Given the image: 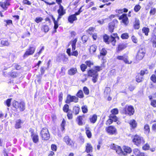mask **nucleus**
I'll list each match as a JSON object with an SVG mask.
<instances>
[{
  "label": "nucleus",
  "mask_w": 156,
  "mask_h": 156,
  "mask_svg": "<svg viewBox=\"0 0 156 156\" xmlns=\"http://www.w3.org/2000/svg\"><path fill=\"white\" fill-rule=\"evenodd\" d=\"M82 112L83 113H85L87 112L88 109L86 106H83L82 107Z\"/></svg>",
  "instance_id": "8fccbe9b"
},
{
  "label": "nucleus",
  "mask_w": 156,
  "mask_h": 156,
  "mask_svg": "<svg viewBox=\"0 0 156 156\" xmlns=\"http://www.w3.org/2000/svg\"><path fill=\"white\" fill-rule=\"evenodd\" d=\"M115 23L113 22H111L109 24V30L111 32H112L114 29Z\"/></svg>",
  "instance_id": "7c9ffc66"
},
{
  "label": "nucleus",
  "mask_w": 156,
  "mask_h": 156,
  "mask_svg": "<svg viewBox=\"0 0 156 156\" xmlns=\"http://www.w3.org/2000/svg\"><path fill=\"white\" fill-rule=\"evenodd\" d=\"M97 116L96 115H93L92 116H90L89 118V120L92 123H94L97 120Z\"/></svg>",
  "instance_id": "4be33fe9"
},
{
  "label": "nucleus",
  "mask_w": 156,
  "mask_h": 156,
  "mask_svg": "<svg viewBox=\"0 0 156 156\" xmlns=\"http://www.w3.org/2000/svg\"><path fill=\"white\" fill-rule=\"evenodd\" d=\"M23 123V121L20 119H17L15 121V127L16 129L20 128L22 127V125Z\"/></svg>",
  "instance_id": "2eb2a0df"
},
{
  "label": "nucleus",
  "mask_w": 156,
  "mask_h": 156,
  "mask_svg": "<svg viewBox=\"0 0 156 156\" xmlns=\"http://www.w3.org/2000/svg\"><path fill=\"white\" fill-rule=\"evenodd\" d=\"M36 48L34 47L30 46L29 48L26 50L23 57L24 58H27L29 56L32 55L34 52Z\"/></svg>",
  "instance_id": "423d86ee"
},
{
  "label": "nucleus",
  "mask_w": 156,
  "mask_h": 156,
  "mask_svg": "<svg viewBox=\"0 0 156 156\" xmlns=\"http://www.w3.org/2000/svg\"><path fill=\"white\" fill-rule=\"evenodd\" d=\"M152 98H150V101H151V106L154 107H156V100H152Z\"/></svg>",
  "instance_id": "a19ab883"
},
{
  "label": "nucleus",
  "mask_w": 156,
  "mask_h": 156,
  "mask_svg": "<svg viewBox=\"0 0 156 156\" xmlns=\"http://www.w3.org/2000/svg\"><path fill=\"white\" fill-rule=\"evenodd\" d=\"M126 45L123 44H119L118 47V51H120L125 48Z\"/></svg>",
  "instance_id": "72a5a7b5"
},
{
  "label": "nucleus",
  "mask_w": 156,
  "mask_h": 156,
  "mask_svg": "<svg viewBox=\"0 0 156 156\" xmlns=\"http://www.w3.org/2000/svg\"><path fill=\"white\" fill-rule=\"evenodd\" d=\"M43 20V19L41 17H37L35 19V22L38 23L41 22Z\"/></svg>",
  "instance_id": "e2e57ef3"
},
{
  "label": "nucleus",
  "mask_w": 156,
  "mask_h": 156,
  "mask_svg": "<svg viewBox=\"0 0 156 156\" xmlns=\"http://www.w3.org/2000/svg\"><path fill=\"white\" fill-rule=\"evenodd\" d=\"M31 136L33 142L36 143L38 141V136L36 134H35L33 132L31 133Z\"/></svg>",
  "instance_id": "dca6fc26"
},
{
  "label": "nucleus",
  "mask_w": 156,
  "mask_h": 156,
  "mask_svg": "<svg viewBox=\"0 0 156 156\" xmlns=\"http://www.w3.org/2000/svg\"><path fill=\"white\" fill-rule=\"evenodd\" d=\"M121 37L123 39H127L129 37L128 34L127 33H123L121 35Z\"/></svg>",
  "instance_id": "4c0bfd02"
},
{
  "label": "nucleus",
  "mask_w": 156,
  "mask_h": 156,
  "mask_svg": "<svg viewBox=\"0 0 156 156\" xmlns=\"http://www.w3.org/2000/svg\"><path fill=\"white\" fill-rule=\"evenodd\" d=\"M63 140L68 145L70 146L71 147L74 146V142L69 136H65L63 138Z\"/></svg>",
  "instance_id": "9b49d317"
},
{
  "label": "nucleus",
  "mask_w": 156,
  "mask_h": 156,
  "mask_svg": "<svg viewBox=\"0 0 156 156\" xmlns=\"http://www.w3.org/2000/svg\"><path fill=\"white\" fill-rule=\"evenodd\" d=\"M57 12L58 16L57 20L59 21L62 17L66 13L65 10L64 9L63 7L61 5H59V9L57 10Z\"/></svg>",
  "instance_id": "9d476101"
},
{
  "label": "nucleus",
  "mask_w": 156,
  "mask_h": 156,
  "mask_svg": "<svg viewBox=\"0 0 156 156\" xmlns=\"http://www.w3.org/2000/svg\"><path fill=\"white\" fill-rule=\"evenodd\" d=\"M124 150V152L126 154V155L127 153H130L132 151L131 148L127 146H124L123 147Z\"/></svg>",
  "instance_id": "393cba45"
},
{
  "label": "nucleus",
  "mask_w": 156,
  "mask_h": 156,
  "mask_svg": "<svg viewBox=\"0 0 156 156\" xmlns=\"http://www.w3.org/2000/svg\"><path fill=\"white\" fill-rule=\"evenodd\" d=\"M109 118H111L113 121L117 122V124L119 125L120 124V122L118 120V118L115 115H110L109 116Z\"/></svg>",
  "instance_id": "412c9836"
},
{
  "label": "nucleus",
  "mask_w": 156,
  "mask_h": 156,
  "mask_svg": "<svg viewBox=\"0 0 156 156\" xmlns=\"http://www.w3.org/2000/svg\"><path fill=\"white\" fill-rule=\"evenodd\" d=\"M43 28L45 32H48L49 30L48 26L47 25H45L43 27Z\"/></svg>",
  "instance_id": "338daca9"
},
{
  "label": "nucleus",
  "mask_w": 156,
  "mask_h": 156,
  "mask_svg": "<svg viewBox=\"0 0 156 156\" xmlns=\"http://www.w3.org/2000/svg\"><path fill=\"white\" fill-rule=\"evenodd\" d=\"M1 44L3 46H8L10 45V43L7 39L3 38L1 41Z\"/></svg>",
  "instance_id": "b1692460"
},
{
  "label": "nucleus",
  "mask_w": 156,
  "mask_h": 156,
  "mask_svg": "<svg viewBox=\"0 0 156 156\" xmlns=\"http://www.w3.org/2000/svg\"><path fill=\"white\" fill-rule=\"evenodd\" d=\"M142 31L145 35H148V33L149 32V29L148 28L145 27H143L142 29Z\"/></svg>",
  "instance_id": "473e14b6"
},
{
  "label": "nucleus",
  "mask_w": 156,
  "mask_h": 156,
  "mask_svg": "<svg viewBox=\"0 0 156 156\" xmlns=\"http://www.w3.org/2000/svg\"><path fill=\"white\" fill-rule=\"evenodd\" d=\"M150 79L154 83H156V76L155 75H152Z\"/></svg>",
  "instance_id": "864d4df0"
},
{
  "label": "nucleus",
  "mask_w": 156,
  "mask_h": 156,
  "mask_svg": "<svg viewBox=\"0 0 156 156\" xmlns=\"http://www.w3.org/2000/svg\"><path fill=\"white\" fill-rule=\"evenodd\" d=\"M123 12H127L128 11V9L126 8H124L123 9L116 10V12L117 13H119L120 11L122 12L123 11Z\"/></svg>",
  "instance_id": "680f3d73"
},
{
  "label": "nucleus",
  "mask_w": 156,
  "mask_h": 156,
  "mask_svg": "<svg viewBox=\"0 0 156 156\" xmlns=\"http://www.w3.org/2000/svg\"><path fill=\"white\" fill-rule=\"evenodd\" d=\"M132 40L135 43H136L137 42V40L136 37L134 36H133L131 37Z\"/></svg>",
  "instance_id": "774afa93"
},
{
  "label": "nucleus",
  "mask_w": 156,
  "mask_h": 156,
  "mask_svg": "<svg viewBox=\"0 0 156 156\" xmlns=\"http://www.w3.org/2000/svg\"><path fill=\"white\" fill-rule=\"evenodd\" d=\"M85 152L87 153H90L93 152V147L90 143H87L85 144Z\"/></svg>",
  "instance_id": "ddd939ff"
},
{
  "label": "nucleus",
  "mask_w": 156,
  "mask_h": 156,
  "mask_svg": "<svg viewBox=\"0 0 156 156\" xmlns=\"http://www.w3.org/2000/svg\"><path fill=\"white\" fill-rule=\"evenodd\" d=\"M67 116L69 119H72L73 118V115L72 112H68Z\"/></svg>",
  "instance_id": "bf43d9fd"
},
{
  "label": "nucleus",
  "mask_w": 156,
  "mask_h": 156,
  "mask_svg": "<svg viewBox=\"0 0 156 156\" xmlns=\"http://www.w3.org/2000/svg\"><path fill=\"white\" fill-rule=\"evenodd\" d=\"M80 68L81 70L83 72L85 71L86 69L87 68V66L85 64H82L80 66Z\"/></svg>",
  "instance_id": "de8ad7c7"
},
{
  "label": "nucleus",
  "mask_w": 156,
  "mask_h": 156,
  "mask_svg": "<svg viewBox=\"0 0 156 156\" xmlns=\"http://www.w3.org/2000/svg\"><path fill=\"white\" fill-rule=\"evenodd\" d=\"M145 53V49L141 48L138 50L136 56V59L138 60H141L144 57Z\"/></svg>",
  "instance_id": "6e6552de"
},
{
  "label": "nucleus",
  "mask_w": 156,
  "mask_h": 156,
  "mask_svg": "<svg viewBox=\"0 0 156 156\" xmlns=\"http://www.w3.org/2000/svg\"><path fill=\"white\" fill-rule=\"evenodd\" d=\"M83 116H79L77 117L76 119V121L78 124L79 126H82L84 124L82 121L83 119Z\"/></svg>",
  "instance_id": "6ab92c4d"
},
{
  "label": "nucleus",
  "mask_w": 156,
  "mask_h": 156,
  "mask_svg": "<svg viewBox=\"0 0 156 156\" xmlns=\"http://www.w3.org/2000/svg\"><path fill=\"white\" fill-rule=\"evenodd\" d=\"M118 146L114 144H112L110 145L109 147L111 149L116 150Z\"/></svg>",
  "instance_id": "6e6d98bb"
},
{
  "label": "nucleus",
  "mask_w": 156,
  "mask_h": 156,
  "mask_svg": "<svg viewBox=\"0 0 156 156\" xmlns=\"http://www.w3.org/2000/svg\"><path fill=\"white\" fill-rule=\"evenodd\" d=\"M123 113L130 116L133 115L134 113L133 107L131 105H126L123 109Z\"/></svg>",
  "instance_id": "7ed1b4c3"
},
{
  "label": "nucleus",
  "mask_w": 156,
  "mask_h": 156,
  "mask_svg": "<svg viewBox=\"0 0 156 156\" xmlns=\"http://www.w3.org/2000/svg\"><path fill=\"white\" fill-rule=\"evenodd\" d=\"M10 5V2L8 1L7 0L6 2H0V5L5 10H6L7 9V6Z\"/></svg>",
  "instance_id": "f3484780"
},
{
  "label": "nucleus",
  "mask_w": 156,
  "mask_h": 156,
  "mask_svg": "<svg viewBox=\"0 0 156 156\" xmlns=\"http://www.w3.org/2000/svg\"><path fill=\"white\" fill-rule=\"evenodd\" d=\"M76 95L78 98H83V94L82 91L80 90L77 93Z\"/></svg>",
  "instance_id": "79ce46f5"
},
{
  "label": "nucleus",
  "mask_w": 156,
  "mask_h": 156,
  "mask_svg": "<svg viewBox=\"0 0 156 156\" xmlns=\"http://www.w3.org/2000/svg\"><path fill=\"white\" fill-rule=\"evenodd\" d=\"M119 19L122 20V23L126 26H127L129 23L128 19L126 14H123L119 17Z\"/></svg>",
  "instance_id": "f8f14e48"
},
{
  "label": "nucleus",
  "mask_w": 156,
  "mask_h": 156,
  "mask_svg": "<svg viewBox=\"0 0 156 156\" xmlns=\"http://www.w3.org/2000/svg\"><path fill=\"white\" fill-rule=\"evenodd\" d=\"M107 53V51L105 48H103L100 51L101 55L105 56L106 55Z\"/></svg>",
  "instance_id": "58836bf2"
},
{
  "label": "nucleus",
  "mask_w": 156,
  "mask_h": 156,
  "mask_svg": "<svg viewBox=\"0 0 156 156\" xmlns=\"http://www.w3.org/2000/svg\"><path fill=\"white\" fill-rule=\"evenodd\" d=\"M149 144H146L142 147L143 149L144 150H147L149 149Z\"/></svg>",
  "instance_id": "0e129e2a"
},
{
  "label": "nucleus",
  "mask_w": 156,
  "mask_h": 156,
  "mask_svg": "<svg viewBox=\"0 0 156 156\" xmlns=\"http://www.w3.org/2000/svg\"><path fill=\"white\" fill-rule=\"evenodd\" d=\"M128 56L126 55H124L122 56H118L116 58L119 60H122L124 62L127 64H129L131 62H129L128 60Z\"/></svg>",
  "instance_id": "4468645a"
},
{
  "label": "nucleus",
  "mask_w": 156,
  "mask_h": 156,
  "mask_svg": "<svg viewBox=\"0 0 156 156\" xmlns=\"http://www.w3.org/2000/svg\"><path fill=\"white\" fill-rule=\"evenodd\" d=\"M129 124H130L131 127L132 128H135L136 127L137 123L134 120H130L129 121Z\"/></svg>",
  "instance_id": "cd10ccee"
},
{
  "label": "nucleus",
  "mask_w": 156,
  "mask_h": 156,
  "mask_svg": "<svg viewBox=\"0 0 156 156\" xmlns=\"http://www.w3.org/2000/svg\"><path fill=\"white\" fill-rule=\"evenodd\" d=\"M80 108L78 107H75L73 108V112L76 115H77L79 113Z\"/></svg>",
  "instance_id": "37998d69"
},
{
  "label": "nucleus",
  "mask_w": 156,
  "mask_h": 156,
  "mask_svg": "<svg viewBox=\"0 0 156 156\" xmlns=\"http://www.w3.org/2000/svg\"><path fill=\"white\" fill-rule=\"evenodd\" d=\"M94 30V27H90L89 28V29L87 30V33L90 35H91L93 34V32Z\"/></svg>",
  "instance_id": "49530a36"
},
{
  "label": "nucleus",
  "mask_w": 156,
  "mask_h": 156,
  "mask_svg": "<svg viewBox=\"0 0 156 156\" xmlns=\"http://www.w3.org/2000/svg\"><path fill=\"white\" fill-rule=\"evenodd\" d=\"M9 74L10 76L13 78H15L18 75V74L17 72H10Z\"/></svg>",
  "instance_id": "c03bdc74"
},
{
  "label": "nucleus",
  "mask_w": 156,
  "mask_h": 156,
  "mask_svg": "<svg viewBox=\"0 0 156 156\" xmlns=\"http://www.w3.org/2000/svg\"><path fill=\"white\" fill-rule=\"evenodd\" d=\"M83 90L85 94L87 95L89 94V90L87 87H84L83 88Z\"/></svg>",
  "instance_id": "13d9d810"
},
{
  "label": "nucleus",
  "mask_w": 156,
  "mask_h": 156,
  "mask_svg": "<svg viewBox=\"0 0 156 156\" xmlns=\"http://www.w3.org/2000/svg\"><path fill=\"white\" fill-rule=\"evenodd\" d=\"M107 132L110 135H116L117 134L116 129L113 126H110L106 128Z\"/></svg>",
  "instance_id": "1a4fd4ad"
},
{
  "label": "nucleus",
  "mask_w": 156,
  "mask_h": 156,
  "mask_svg": "<svg viewBox=\"0 0 156 156\" xmlns=\"http://www.w3.org/2000/svg\"><path fill=\"white\" fill-rule=\"evenodd\" d=\"M110 91L111 90L109 87H107L105 88L104 92V96L105 97H108V98H110L109 96V94Z\"/></svg>",
  "instance_id": "a878e982"
},
{
  "label": "nucleus",
  "mask_w": 156,
  "mask_h": 156,
  "mask_svg": "<svg viewBox=\"0 0 156 156\" xmlns=\"http://www.w3.org/2000/svg\"><path fill=\"white\" fill-rule=\"evenodd\" d=\"M86 133L87 135V137L88 138H90L92 136V134L90 131L87 128H86Z\"/></svg>",
  "instance_id": "c9c22d12"
},
{
  "label": "nucleus",
  "mask_w": 156,
  "mask_h": 156,
  "mask_svg": "<svg viewBox=\"0 0 156 156\" xmlns=\"http://www.w3.org/2000/svg\"><path fill=\"white\" fill-rule=\"evenodd\" d=\"M133 152L136 156H145L143 152H141L137 149H135L133 151Z\"/></svg>",
  "instance_id": "aec40b11"
},
{
  "label": "nucleus",
  "mask_w": 156,
  "mask_h": 156,
  "mask_svg": "<svg viewBox=\"0 0 156 156\" xmlns=\"http://www.w3.org/2000/svg\"><path fill=\"white\" fill-rule=\"evenodd\" d=\"M85 63L87 66L89 67L93 65V62L90 61H87L85 62Z\"/></svg>",
  "instance_id": "3c124183"
},
{
  "label": "nucleus",
  "mask_w": 156,
  "mask_h": 156,
  "mask_svg": "<svg viewBox=\"0 0 156 156\" xmlns=\"http://www.w3.org/2000/svg\"><path fill=\"white\" fill-rule=\"evenodd\" d=\"M73 52L71 53V55H73L76 57H77L78 55V53L77 51H72Z\"/></svg>",
  "instance_id": "052dcab7"
},
{
  "label": "nucleus",
  "mask_w": 156,
  "mask_h": 156,
  "mask_svg": "<svg viewBox=\"0 0 156 156\" xmlns=\"http://www.w3.org/2000/svg\"><path fill=\"white\" fill-rule=\"evenodd\" d=\"M133 141L134 144L137 146L143 144L144 143L143 138L137 135L134 136Z\"/></svg>",
  "instance_id": "20e7f679"
},
{
  "label": "nucleus",
  "mask_w": 156,
  "mask_h": 156,
  "mask_svg": "<svg viewBox=\"0 0 156 156\" xmlns=\"http://www.w3.org/2000/svg\"><path fill=\"white\" fill-rule=\"evenodd\" d=\"M13 106L16 108H18L20 111H23L25 108V104L23 101L20 102L14 101L13 103Z\"/></svg>",
  "instance_id": "f03ea898"
},
{
  "label": "nucleus",
  "mask_w": 156,
  "mask_h": 156,
  "mask_svg": "<svg viewBox=\"0 0 156 156\" xmlns=\"http://www.w3.org/2000/svg\"><path fill=\"white\" fill-rule=\"evenodd\" d=\"M77 72V69L75 68H73L68 71V73L70 75H73Z\"/></svg>",
  "instance_id": "c85d7f7f"
},
{
  "label": "nucleus",
  "mask_w": 156,
  "mask_h": 156,
  "mask_svg": "<svg viewBox=\"0 0 156 156\" xmlns=\"http://www.w3.org/2000/svg\"><path fill=\"white\" fill-rule=\"evenodd\" d=\"M69 106L68 105L66 104L63 108V110L65 112H67L69 111Z\"/></svg>",
  "instance_id": "a18cd8bd"
},
{
  "label": "nucleus",
  "mask_w": 156,
  "mask_h": 156,
  "mask_svg": "<svg viewBox=\"0 0 156 156\" xmlns=\"http://www.w3.org/2000/svg\"><path fill=\"white\" fill-rule=\"evenodd\" d=\"M41 136L42 140H48L50 138V135L48 129L46 128L42 129L41 133Z\"/></svg>",
  "instance_id": "39448f33"
},
{
  "label": "nucleus",
  "mask_w": 156,
  "mask_h": 156,
  "mask_svg": "<svg viewBox=\"0 0 156 156\" xmlns=\"http://www.w3.org/2000/svg\"><path fill=\"white\" fill-rule=\"evenodd\" d=\"M97 49V46L95 45H92L90 46V53L93 54L95 51Z\"/></svg>",
  "instance_id": "2f4dec72"
},
{
  "label": "nucleus",
  "mask_w": 156,
  "mask_h": 156,
  "mask_svg": "<svg viewBox=\"0 0 156 156\" xmlns=\"http://www.w3.org/2000/svg\"><path fill=\"white\" fill-rule=\"evenodd\" d=\"M144 130L145 133L146 134H148L149 133L150 129L149 126L148 125L146 124L145 125L144 128Z\"/></svg>",
  "instance_id": "c756f323"
},
{
  "label": "nucleus",
  "mask_w": 156,
  "mask_h": 156,
  "mask_svg": "<svg viewBox=\"0 0 156 156\" xmlns=\"http://www.w3.org/2000/svg\"><path fill=\"white\" fill-rule=\"evenodd\" d=\"M77 19L76 16L74 15H72L68 17V20L70 23H73L74 21L76 20Z\"/></svg>",
  "instance_id": "a211bd4d"
},
{
  "label": "nucleus",
  "mask_w": 156,
  "mask_h": 156,
  "mask_svg": "<svg viewBox=\"0 0 156 156\" xmlns=\"http://www.w3.org/2000/svg\"><path fill=\"white\" fill-rule=\"evenodd\" d=\"M156 12V9L155 8H152L151 9L150 12V15H154L155 14Z\"/></svg>",
  "instance_id": "603ef678"
},
{
  "label": "nucleus",
  "mask_w": 156,
  "mask_h": 156,
  "mask_svg": "<svg viewBox=\"0 0 156 156\" xmlns=\"http://www.w3.org/2000/svg\"><path fill=\"white\" fill-rule=\"evenodd\" d=\"M23 2L24 4L27 5H30L31 4V3L28 0H23Z\"/></svg>",
  "instance_id": "69168bd1"
},
{
  "label": "nucleus",
  "mask_w": 156,
  "mask_h": 156,
  "mask_svg": "<svg viewBox=\"0 0 156 156\" xmlns=\"http://www.w3.org/2000/svg\"><path fill=\"white\" fill-rule=\"evenodd\" d=\"M142 76L138 74L136 77V80L137 82H140L142 81Z\"/></svg>",
  "instance_id": "f704fd0d"
},
{
  "label": "nucleus",
  "mask_w": 156,
  "mask_h": 156,
  "mask_svg": "<svg viewBox=\"0 0 156 156\" xmlns=\"http://www.w3.org/2000/svg\"><path fill=\"white\" fill-rule=\"evenodd\" d=\"M88 73L89 76L93 77L92 80L94 83H95L97 81L98 74L96 71L90 69L88 71Z\"/></svg>",
  "instance_id": "0eeeda50"
},
{
  "label": "nucleus",
  "mask_w": 156,
  "mask_h": 156,
  "mask_svg": "<svg viewBox=\"0 0 156 156\" xmlns=\"http://www.w3.org/2000/svg\"><path fill=\"white\" fill-rule=\"evenodd\" d=\"M134 27L136 29H138L140 28V21L138 19L136 18L135 19Z\"/></svg>",
  "instance_id": "bb28decb"
},
{
  "label": "nucleus",
  "mask_w": 156,
  "mask_h": 156,
  "mask_svg": "<svg viewBox=\"0 0 156 156\" xmlns=\"http://www.w3.org/2000/svg\"><path fill=\"white\" fill-rule=\"evenodd\" d=\"M103 39L104 42L107 44H109L111 43L112 45H115L116 41L112 35H111L110 37L107 35L105 34L103 36Z\"/></svg>",
  "instance_id": "f257e3e1"
},
{
  "label": "nucleus",
  "mask_w": 156,
  "mask_h": 156,
  "mask_svg": "<svg viewBox=\"0 0 156 156\" xmlns=\"http://www.w3.org/2000/svg\"><path fill=\"white\" fill-rule=\"evenodd\" d=\"M111 112L112 113L111 115H115L118 114L119 111L117 108H115L111 110Z\"/></svg>",
  "instance_id": "e433bc0d"
},
{
  "label": "nucleus",
  "mask_w": 156,
  "mask_h": 156,
  "mask_svg": "<svg viewBox=\"0 0 156 156\" xmlns=\"http://www.w3.org/2000/svg\"><path fill=\"white\" fill-rule=\"evenodd\" d=\"M58 57L59 58V60H62L63 59H66V61L68 60L67 58L66 57L65 55L64 54L59 55Z\"/></svg>",
  "instance_id": "ea45409f"
},
{
  "label": "nucleus",
  "mask_w": 156,
  "mask_h": 156,
  "mask_svg": "<svg viewBox=\"0 0 156 156\" xmlns=\"http://www.w3.org/2000/svg\"><path fill=\"white\" fill-rule=\"evenodd\" d=\"M141 6L139 5H136L134 8V10L135 12H138L140 9Z\"/></svg>",
  "instance_id": "5fc2aeb1"
},
{
  "label": "nucleus",
  "mask_w": 156,
  "mask_h": 156,
  "mask_svg": "<svg viewBox=\"0 0 156 156\" xmlns=\"http://www.w3.org/2000/svg\"><path fill=\"white\" fill-rule=\"evenodd\" d=\"M58 21H55L54 23V28L55 29V32H56V29L58 27Z\"/></svg>",
  "instance_id": "4d7b16f0"
},
{
  "label": "nucleus",
  "mask_w": 156,
  "mask_h": 156,
  "mask_svg": "<svg viewBox=\"0 0 156 156\" xmlns=\"http://www.w3.org/2000/svg\"><path fill=\"white\" fill-rule=\"evenodd\" d=\"M11 100L12 99L11 98H8L5 102L6 105L8 107H9L10 106Z\"/></svg>",
  "instance_id": "09e8293b"
},
{
  "label": "nucleus",
  "mask_w": 156,
  "mask_h": 156,
  "mask_svg": "<svg viewBox=\"0 0 156 156\" xmlns=\"http://www.w3.org/2000/svg\"><path fill=\"white\" fill-rule=\"evenodd\" d=\"M115 151L116 152L120 155H126V154L124 152L121 147L119 146L117 148Z\"/></svg>",
  "instance_id": "5701e85b"
}]
</instances>
